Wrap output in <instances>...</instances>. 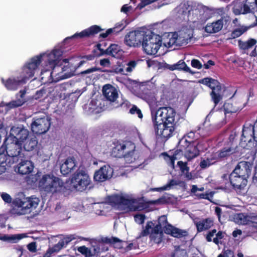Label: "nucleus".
<instances>
[{"label": "nucleus", "mask_w": 257, "mask_h": 257, "mask_svg": "<svg viewBox=\"0 0 257 257\" xmlns=\"http://www.w3.org/2000/svg\"><path fill=\"white\" fill-rule=\"evenodd\" d=\"M218 257H234V253L230 249H226L222 253L220 254Z\"/></svg>", "instance_id": "052dcab7"}, {"label": "nucleus", "mask_w": 257, "mask_h": 257, "mask_svg": "<svg viewBox=\"0 0 257 257\" xmlns=\"http://www.w3.org/2000/svg\"><path fill=\"white\" fill-rule=\"evenodd\" d=\"M169 69L171 70H182L185 72H189L190 73H193L191 72L190 68L187 66L186 63L182 60L179 61L176 64L170 65L169 66Z\"/></svg>", "instance_id": "f704fd0d"}, {"label": "nucleus", "mask_w": 257, "mask_h": 257, "mask_svg": "<svg viewBox=\"0 0 257 257\" xmlns=\"http://www.w3.org/2000/svg\"><path fill=\"white\" fill-rule=\"evenodd\" d=\"M40 200L38 198L32 196L31 197H26L23 195L22 197L16 198L13 202L15 206L21 208V212L20 214H25L27 213V210L30 208H36L39 203Z\"/></svg>", "instance_id": "9b49d317"}, {"label": "nucleus", "mask_w": 257, "mask_h": 257, "mask_svg": "<svg viewBox=\"0 0 257 257\" xmlns=\"http://www.w3.org/2000/svg\"><path fill=\"white\" fill-rule=\"evenodd\" d=\"M98 205L99 208L101 209H104L106 208V209L111 210V208L112 207V195L109 196L105 202L101 203L98 204Z\"/></svg>", "instance_id": "49530a36"}, {"label": "nucleus", "mask_w": 257, "mask_h": 257, "mask_svg": "<svg viewBox=\"0 0 257 257\" xmlns=\"http://www.w3.org/2000/svg\"><path fill=\"white\" fill-rule=\"evenodd\" d=\"M129 112L132 114H137L138 117L140 119H142L143 117L142 111L135 105H133L132 108L129 110Z\"/></svg>", "instance_id": "8fccbe9b"}, {"label": "nucleus", "mask_w": 257, "mask_h": 257, "mask_svg": "<svg viewBox=\"0 0 257 257\" xmlns=\"http://www.w3.org/2000/svg\"><path fill=\"white\" fill-rule=\"evenodd\" d=\"M28 249L32 252H35L37 251V245L35 242H31L27 245Z\"/></svg>", "instance_id": "0e129e2a"}, {"label": "nucleus", "mask_w": 257, "mask_h": 257, "mask_svg": "<svg viewBox=\"0 0 257 257\" xmlns=\"http://www.w3.org/2000/svg\"><path fill=\"white\" fill-rule=\"evenodd\" d=\"M29 135V132L27 129L21 127H13L11 129L9 136H13L16 139V141L22 143L28 138Z\"/></svg>", "instance_id": "b1692460"}, {"label": "nucleus", "mask_w": 257, "mask_h": 257, "mask_svg": "<svg viewBox=\"0 0 257 257\" xmlns=\"http://www.w3.org/2000/svg\"><path fill=\"white\" fill-rule=\"evenodd\" d=\"M11 165L4 158L0 156V175L4 173L6 170V165Z\"/></svg>", "instance_id": "603ef678"}, {"label": "nucleus", "mask_w": 257, "mask_h": 257, "mask_svg": "<svg viewBox=\"0 0 257 257\" xmlns=\"http://www.w3.org/2000/svg\"><path fill=\"white\" fill-rule=\"evenodd\" d=\"M241 109L239 107L233 106L232 103L226 102L223 105L224 114L226 115L227 113H235Z\"/></svg>", "instance_id": "a19ab883"}, {"label": "nucleus", "mask_w": 257, "mask_h": 257, "mask_svg": "<svg viewBox=\"0 0 257 257\" xmlns=\"http://www.w3.org/2000/svg\"><path fill=\"white\" fill-rule=\"evenodd\" d=\"M162 45L160 36L151 31L145 32L141 45L144 51L148 55H155Z\"/></svg>", "instance_id": "6e6552de"}, {"label": "nucleus", "mask_w": 257, "mask_h": 257, "mask_svg": "<svg viewBox=\"0 0 257 257\" xmlns=\"http://www.w3.org/2000/svg\"><path fill=\"white\" fill-rule=\"evenodd\" d=\"M38 141L36 137L29 138L25 141L24 149L25 151L29 152L33 151L37 147Z\"/></svg>", "instance_id": "c9c22d12"}, {"label": "nucleus", "mask_w": 257, "mask_h": 257, "mask_svg": "<svg viewBox=\"0 0 257 257\" xmlns=\"http://www.w3.org/2000/svg\"><path fill=\"white\" fill-rule=\"evenodd\" d=\"M145 218V215L141 214H136L134 216L135 221L139 224L144 223Z\"/></svg>", "instance_id": "13d9d810"}, {"label": "nucleus", "mask_w": 257, "mask_h": 257, "mask_svg": "<svg viewBox=\"0 0 257 257\" xmlns=\"http://www.w3.org/2000/svg\"><path fill=\"white\" fill-rule=\"evenodd\" d=\"M251 168L252 164L250 163L241 161L238 163L232 173L247 179L250 174Z\"/></svg>", "instance_id": "4be33fe9"}, {"label": "nucleus", "mask_w": 257, "mask_h": 257, "mask_svg": "<svg viewBox=\"0 0 257 257\" xmlns=\"http://www.w3.org/2000/svg\"><path fill=\"white\" fill-rule=\"evenodd\" d=\"M198 232H201L207 230L213 225V220L210 218L202 219L200 220L194 221Z\"/></svg>", "instance_id": "cd10ccee"}, {"label": "nucleus", "mask_w": 257, "mask_h": 257, "mask_svg": "<svg viewBox=\"0 0 257 257\" xmlns=\"http://www.w3.org/2000/svg\"><path fill=\"white\" fill-rule=\"evenodd\" d=\"M123 51L120 49V47L116 45L113 44V72L119 73L121 74H125L124 70V67L127 65L125 69L127 72H131L136 67L137 62L135 61H131L127 63L123 60Z\"/></svg>", "instance_id": "423d86ee"}, {"label": "nucleus", "mask_w": 257, "mask_h": 257, "mask_svg": "<svg viewBox=\"0 0 257 257\" xmlns=\"http://www.w3.org/2000/svg\"><path fill=\"white\" fill-rule=\"evenodd\" d=\"M168 202V198L163 196L160 198L153 200L151 202L153 204H163Z\"/></svg>", "instance_id": "6e6d98bb"}, {"label": "nucleus", "mask_w": 257, "mask_h": 257, "mask_svg": "<svg viewBox=\"0 0 257 257\" xmlns=\"http://www.w3.org/2000/svg\"><path fill=\"white\" fill-rule=\"evenodd\" d=\"M229 180L230 183L236 190L243 189L246 186L247 182L246 178H243V177L239 176L233 173L230 174Z\"/></svg>", "instance_id": "a878e982"}, {"label": "nucleus", "mask_w": 257, "mask_h": 257, "mask_svg": "<svg viewBox=\"0 0 257 257\" xmlns=\"http://www.w3.org/2000/svg\"><path fill=\"white\" fill-rule=\"evenodd\" d=\"M127 23L126 21L122 20L120 22L116 23L115 25V27H113V35L114 34H117L119 32L123 30L125 27L127 26Z\"/></svg>", "instance_id": "c03bdc74"}, {"label": "nucleus", "mask_w": 257, "mask_h": 257, "mask_svg": "<svg viewBox=\"0 0 257 257\" xmlns=\"http://www.w3.org/2000/svg\"><path fill=\"white\" fill-rule=\"evenodd\" d=\"M247 31V28L242 27L241 28H237L233 30L231 34V38L235 39L241 36L242 34Z\"/></svg>", "instance_id": "de8ad7c7"}, {"label": "nucleus", "mask_w": 257, "mask_h": 257, "mask_svg": "<svg viewBox=\"0 0 257 257\" xmlns=\"http://www.w3.org/2000/svg\"><path fill=\"white\" fill-rule=\"evenodd\" d=\"M152 119L156 135L165 140L170 138L176 128V112L170 107L152 110Z\"/></svg>", "instance_id": "f257e3e1"}, {"label": "nucleus", "mask_w": 257, "mask_h": 257, "mask_svg": "<svg viewBox=\"0 0 257 257\" xmlns=\"http://www.w3.org/2000/svg\"><path fill=\"white\" fill-rule=\"evenodd\" d=\"M164 232L167 234H171L172 236L177 238L186 236L188 235V233L186 230L174 227L171 225H168L166 227Z\"/></svg>", "instance_id": "c85d7f7f"}, {"label": "nucleus", "mask_w": 257, "mask_h": 257, "mask_svg": "<svg viewBox=\"0 0 257 257\" xmlns=\"http://www.w3.org/2000/svg\"><path fill=\"white\" fill-rule=\"evenodd\" d=\"M153 225V223L152 222H148L145 227V228L141 232L139 237L148 235L150 233V229H152Z\"/></svg>", "instance_id": "09e8293b"}, {"label": "nucleus", "mask_w": 257, "mask_h": 257, "mask_svg": "<svg viewBox=\"0 0 257 257\" xmlns=\"http://www.w3.org/2000/svg\"><path fill=\"white\" fill-rule=\"evenodd\" d=\"M3 200L6 203H11L12 202V197L7 193H3L1 195Z\"/></svg>", "instance_id": "338daca9"}, {"label": "nucleus", "mask_w": 257, "mask_h": 257, "mask_svg": "<svg viewBox=\"0 0 257 257\" xmlns=\"http://www.w3.org/2000/svg\"><path fill=\"white\" fill-rule=\"evenodd\" d=\"M220 159L226 158L235 152V149L231 147H224L218 151Z\"/></svg>", "instance_id": "ea45409f"}, {"label": "nucleus", "mask_w": 257, "mask_h": 257, "mask_svg": "<svg viewBox=\"0 0 257 257\" xmlns=\"http://www.w3.org/2000/svg\"><path fill=\"white\" fill-rule=\"evenodd\" d=\"M122 242H124V241L121 240L116 237H113V248L124 249V247H121Z\"/></svg>", "instance_id": "4d7b16f0"}, {"label": "nucleus", "mask_w": 257, "mask_h": 257, "mask_svg": "<svg viewBox=\"0 0 257 257\" xmlns=\"http://www.w3.org/2000/svg\"><path fill=\"white\" fill-rule=\"evenodd\" d=\"M225 233L219 231L218 232H216L215 236L213 238V242L216 244L218 245L219 243H221L220 240L223 238Z\"/></svg>", "instance_id": "3c124183"}, {"label": "nucleus", "mask_w": 257, "mask_h": 257, "mask_svg": "<svg viewBox=\"0 0 257 257\" xmlns=\"http://www.w3.org/2000/svg\"><path fill=\"white\" fill-rule=\"evenodd\" d=\"M44 57L46 58V61H47L51 67H53L54 68L57 66L61 65V57L62 56V51L59 49L53 50L51 53L46 54Z\"/></svg>", "instance_id": "6ab92c4d"}, {"label": "nucleus", "mask_w": 257, "mask_h": 257, "mask_svg": "<svg viewBox=\"0 0 257 257\" xmlns=\"http://www.w3.org/2000/svg\"><path fill=\"white\" fill-rule=\"evenodd\" d=\"M141 2L138 5L137 8L140 10L142 9L146 6L154 2L156 0H141ZM133 3H135L136 0H131Z\"/></svg>", "instance_id": "864d4df0"}, {"label": "nucleus", "mask_w": 257, "mask_h": 257, "mask_svg": "<svg viewBox=\"0 0 257 257\" xmlns=\"http://www.w3.org/2000/svg\"><path fill=\"white\" fill-rule=\"evenodd\" d=\"M77 250L80 252L82 254L84 255L85 257H92L94 255L97 251L96 248H94V252L92 253L90 249L86 247L85 245L81 246L78 247Z\"/></svg>", "instance_id": "79ce46f5"}, {"label": "nucleus", "mask_w": 257, "mask_h": 257, "mask_svg": "<svg viewBox=\"0 0 257 257\" xmlns=\"http://www.w3.org/2000/svg\"><path fill=\"white\" fill-rule=\"evenodd\" d=\"M26 93V91L24 89L21 90L19 93L17 94V96L18 95H20V97L21 98H18L17 100H12L10 101V102L8 103L7 104V106L10 108H17L19 106H21L24 104V103L25 102V101L24 100V97Z\"/></svg>", "instance_id": "2f4dec72"}, {"label": "nucleus", "mask_w": 257, "mask_h": 257, "mask_svg": "<svg viewBox=\"0 0 257 257\" xmlns=\"http://www.w3.org/2000/svg\"><path fill=\"white\" fill-rule=\"evenodd\" d=\"M223 25L222 20H219L211 24H208L205 27V31L208 33H215L220 31Z\"/></svg>", "instance_id": "7c9ffc66"}, {"label": "nucleus", "mask_w": 257, "mask_h": 257, "mask_svg": "<svg viewBox=\"0 0 257 257\" xmlns=\"http://www.w3.org/2000/svg\"><path fill=\"white\" fill-rule=\"evenodd\" d=\"M256 43V41L253 39H250L246 42L241 40L238 41V46L239 48L243 50H247L251 48Z\"/></svg>", "instance_id": "37998d69"}, {"label": "nucleus", "mask_w": 257, "mask_h": 257, "mask_svg": "<svg viewBox=\"0 0 257 257\" xmlns=\"http://www.w3.org/2000/svg\"><path fill=\"white\" fill-rule=\"evenodd\" d=\"M210 95L215 105H217L222 99L221 86H217L215 88L213 89L210 93Z\"/></svg>", "instance_id": "e433bc0d"}, {"label": "nucleus", "mask_w": 257, "mask_h": 257, "mask_svg": "<svg viewBox=\"0 0 257 257\" xmlns=\"http://www.w3.org/2000/svg\"><path fill=\"white\" fill-rule=\"evenodd\" d=\"M251 128L253 132H254V142H257V120L254 123V124L253 125L251 124Z\"/></svg>", "instance_id": "774afa93"}, {"label": "nucleus", "mask_w": 257, "mask_h": 257, "mask_svg": "<svg viewBox=\"0 0 257 257\" xmlns=\"http://www.w3.org/2000/svg\"><path fill=\"white\" fill-rule=\"evenodd\" d=\"M26 79L24 76L21 79L18 77H11L5 80L4 78L1 79L2 83L6 88L11 91H15L22 85L26 83Z\"/></svg>", "instance_id": "412c9836"}, {"label": "nucleus", "mask_w": 257, "mask_h": 257, "mask_svg": "<svg viewBox=\"0 0 257 257\" xmlns=\"http://www.w3.org/2000/svg\"><path fill=\"white\" fill-rule=\"evenodd\" d=\"M188 12L189 20L194 24V26L202 25L210 17L208 10L203 6H199L197 9L193 10L192 15L190 11Z\"/></svg>", "instance_id": "f8f14e48"}, {"label": "nucleus", "mask_w": 257, "mask_h": 257, "mask_svg": "<svg viewBox=\"0 0 257 257\" xmlns=\"http://www.w3.org/2000/svg\"><path fill=\"white\" fill-rule=\"evenodd\" d=\"M76 167V161L74 157H69L60 166V172L64 176H67L73 172Z\"/></svg>", "instance_id": "5701e85b"}, {"label": "nucleus", "mask_w": 257, "mask_h": 257, "mask_svg": "<svg viewBox=\"0 0 257 257\" xmlns=\"http://www.w3.org/2000/svg\"><path fill=\"white\" fill-rule=\"evenodd\" d=\"M233 219L238 224H246L257 219V215L252 213H240L234 215Z\"/></svg>", "instance_id": "393cba45"}, {"label": "nucleus", "mask_w": 257, "mask_h": 257, "mask_svg": "<svg viewBox=\"0 0 257 257\" xmlns=\"http://www.w3.org/2000/svg\"><path fill=\"white\" fill-rule=\"evenodd\" d=\"M16 139L13 136H9L0 147V156L6 159L8 164L17 162L22 150V143Z\"/></svg>", "instance_id": "f03ea898"}, {"label": "nucleus", "mask_w": 257, "mask_h": 257, "mask_svg": "<svg viewBox=\"0 0 257 257\" xmlns=\"http://www.w3.org/2000/svg\"><path fill=\"white\" fill-rule=\"evenodd\" d=\"M103 31V29L100 26L97 25H93L88 29H85L80 33H76L73 36L67 37L65 40L72 39H82L85 37H89L91 36H94Z\"/></svg>", "instance_id": "aec40b11"}, {"label": "nucleus", "mask_w": 257, "mask_h": 257, "mask_svg": "<svg viewBox=\"0 0 257 257\" xmlns=\"http://www.w3.org/2000/svg\"><path fill=\"white\" fill-rule=\"evenodd\" d=\"M34 165L31 161L24 160L21 161L15 168V171L21 175L29 174L32 172Z\"/></svg>", "instance_id": "bb28decb"}, {"label": "nucleus", "mask_w": 257, "mask_h": 257, "mask_svg": "<svg viewBox=\"0 0 257 257\" xmlns=\"http://www.w3.org/2000/svg\"><path fill=\"white\" fill-rule=\"evenodd\" d=\"M254 132L251 128V124H248L244 125L242 130V133L241 138V144L246 143V146L248 149H251L254 146L256 142L253 140Z\"/></svg>", "instance_id": "a211bd4d"}, {"label": "nucleus", "mask_w": 257, "mask_h": 257, "mask_svg": "<svg viewBox=\"0 0 257 257\" xmlns=\"http://www.w3.org/2000/svg\"><path fill=\"white\" fill-rule=\"evenodd\" d=\"M254 5L257 7V0H245L237 3L233 8V12L236 15L246 14L253 9Z\"/></svg>", "instance_id": "f3484780"}, {"label": "nucleus", "mask_w": 257, "mask_h": 257, "mask_svg": "<svg viewBox=\"0 0 257 257\" xmlns=\"http://www.w3.org/2000/svg\"><path fill=\"white\" fill-rule=\"evenodd\" d=\"M170 225L167 222V217L165 215L162 216L158 219V224L155 227H158L159 229L162 230V229H166V227Z\"/></svg>", "instance_id": "a18cd8bd"}, {"label": "nucleus", "mask_w": 257, "mask_h": 257, "mask_svg": "<svg viewBox=\"0 0 257 257\" xmlns=\"http://www.w3.org/2000/svg\"><path fill=\"white\" fill-rule=\"evenodd\" d=\"M216 232V229H213L211 231L208 232L206 236V239L207 241L210 242L213 241V239L212 238L213 237L215 236V234Z\"/></svg>", "instance_id": "e2e57ef3"}, {"label": "nucleus", "mask_w": 257, "mask_h": 257, "mask_svg": "<svg viewBox=\"0 0 257 257\" xmlns=\"http://www.w3.org/2000/svg\"><path fill=\"white\" fill-rule=\"evenodd\" d=\"M113 209L126 207L132 210H141L145 207L142 198H135L132 195L126 194H113Z\"/></svg>", "instance_id": "20e7f679"}, {"label": "nucleus", "mask_w": 257, "mask_h": 257, "mask_svg": "<svg viewBox=\"0 0 257 257\" xmlns=\"http://www.w3.org/2000/svg\"><path fill=\"white\" fill-rule=\"evenodd\" d=\"M90 182V178L86 172L78 169L71 176L70 185L74 190L82 192L88 188Z\"/></svg>", "instance_id": "1a4fd4ad"}, {"label": "nucleus", "mask_w": 257, "mask_h": 257, "mask_svg": "<svg viewBox=\"0 0 257 257\" xmlns=\"http://www.w3.org/2000/svg\"><path fill=\"white\" fill-rule=\"evenodd\" d=\"M108 176V167L104 165L95 172L94 180L95 181L102 182L107 180Z\"/></svg>", "instance_id": "c756f323"}, {"label": "nucleus", "mask_w": 257, "mask_h": 257, "mask_svg": "<svg viewBox=\"0 0 257 257\" xmlns=\"http://www.w3.org/2000/svg\"><path fill=\"white\" fill-rule=\"evenodd\" d=\"M113 156L123 157L127 163L135 162L139 159L138 153L135 150V144L131 142L116 141L113 142Z\"/></svg>", "instance_id": "7ed1b4c3"}, {"label": "nucleus", "mask_w": 257, "mask_h": 257, "mask_svg": "<svg viewBox=\"0 0 257 257\" xmlns=\"http://www.w3.org/2000/svg\"><path fill=\"white\" fill-rule=\"evenodd\" d=\"M38 186L41 191L52 194L61 192L65 188L61 179L50 174L43 175L38 182Z\"/></svg>", "instance_id": "39448f33"}, {"label": "nucleus", "mask_w": 257, "mask_h": 257, "mask_svg": "<svg viewBox=\"0 0 257 257\" xmlns=\"http://www.w3.org/2000/svg\"><path fill=\"white\" fill-rule=\"evenodd\" d=\"M211 165H212V163L211 162L208 157L206 159H202L200 163V167L202 169H205Z\"/></svg>", "instance_id": "5fc2aeb1"}, {"label": "nucleus", "mask_w": 257, "mask_h": 257, "mask_svg": "<svg viewBox=\"0 0 257 257\" xmlns=\"http://www.w3.org/2000/svg\"><path fill=\"white\" fill-rule=\"evenodd\" d=\"M76 238L74 235H66L61 238L58 242L52 247H49L43 257H51L54 253L58 252L62 248L66 247L67 245Z\"/></svg>", "instance_id": "2eb2a0df"}, {"label": "nucleus", "mask_w": 257, "mask_h": 257, "mask_svg": "<svg viewBox=\"0 0 257 257\" xmlns=\"http://www.w3.org/2000/svg\"><path fill=\"white\" fill-rule=\"evenodd\" d=\"M168 37L164 41L165 47L182 46L187 45L191 41L193 37L192 31L189 29L182 30L169 35Z\"/></svg>", "instance_id": "0eeeda50"}, {"label": "nucleus", "mask_w": 257, "mask_h": 257, "mask_svg": "<svg viewBox=\"0 0 257 257\" xmlns=\"http://www.w3.org/2000/svg\"><path fill=\"white\" fill-rule=\"evenodd\" d=\"M158 228V227H154L150 235L151 240L157 244L161 242L163 235V231Z\"/></svg>", "instance_id": "72a5a7b5"}, {"label": "nucleus", "mask_w": 257, "mask_h": 257, "mask_svg": "<svg viewBox=\"0 0 257 257\" xmlns=\"http://www.w3.org/2000/svg\"><path fill=\"white\" fill-rule=\"evenodd\" d=\"M207 157L209 158L211 162L212 163V164L215 163L218 159H220L218 151L215 153H212L209 157Z\"/></svg>", "instance_id": "bf43d9fd"}, {"label": "nucleus", "mask_w": 257, "mask_h": 257, "mask_svg": "<svg viewBox=\"0 0 257 257\" xmlns=\"http://www.w3.org/2000/svg\"><path fill=\"white\" fill-rule=\"evenodd\" d=\"M45 55V54H41L33 57L31 61L23 67L22 73L26 79H29L34 76L35 70L38 68L42 62L43 57Z\"/></svg>", "instance_id": "ddd939ff"}, {"label": "nucleus", "mask_w": 257, "mask_h": 257, "mask_svg": "<svg viewBox=\"0 0 257 257\" xmlns=\"http://www.w3.org/2000/svg\"><path fill=\"white\" fill-rule=\"evenodd\" d=\"M177 164L183 173H185V172H188L189 171V167L187 166L186 163H184L182 161H178Z\"/></svg>", "instance_id": "680f3d73"}, {"label": "nucleus", "mask_w": 257, "mask_h": 257, "mask_svg": "<svg viewBox=\"0 0 257 257\" xmlns=\"http://www.w3.org/2000/svg\"><path fill=\"white\" fill-rule=\"evenodd\" d=\"M217 86H221L220 85L219 82L217 80L212 78L208 87H209L212 90Z\"/></svg>", "instance_id": "69168bd1"}, {"label": "nucleus", "mask_w": 257, "mask_h": 257, "mask_svg": "<svg viewBox=\"0 0 257 257\" xmlns=\"http://www.w3.org/2000/svg\"><path fill=\"white\" fill-rule=\"evenodd\" d=\"M102 93L106 100L112 102V85L106 84L102 87Z\"/></svg>", "instance_id": "4c0bfd02"}, {"label": "nucleus", "mask_w": 257, "mask_h": 257, "mask_svg": "<svg viewBox=\"0 0 257 257\" xmlns=\"http://www.w3.org/2000/svg\"><path fill=\"white\" fill-rule=\"evenodd\" d=\"M144 31H135L130 32L125 37V41L127 45L131 47L141 46L144 37Z\"/></svg>", "instance_id": "dca6fc26"}, {"label": "nucleus", "mask_w": 257, "mask_h": 257, "mask_svg": "<svg viewBox=\"0 0 257 257\" xmlns=\"http://www.w3.org/2000/svg\"><path fill=\"white\" fill-rule=\"evenodd\" d=\"M181 152L184 153L185 157L190 161L199 155L200 145L199 142L182 139L179 143Z\"/></svg>", "instance_id": "9d476101"}, {"label": "nucleus", "mask_w": 257, "mask_h": 257, "mask_svg": "<svg viewBox=\"0 0 257 257\" xmlns=\"http://www.w3.org/2000/svg\"><path fill=\"white\" fill-rule=\"evenodd\" d=\"M51 125L50 120L47 117H40L36 119L31 123V130L34 134L38 135L46 133Z\"/></svg>", "instance_id": "4468645a"}, {"label": "nucleus", "mask_w": 257, "mask_h": 257, "mask_svg": "<svg viewBox=\"0 0 257 257\" xmlns=\"http://www.w3.org/2000/svg\"><path fill=\"white\" fill-rule=\"evenodd\" d=\"M124 103L121 93L113 87V107H118Z\"/></svg>", "instance_id": "58836bf2"}, {"label": "nucleus", "mask_w": 257, "mask_h": 257, "mask_svg": "<svg viewBox=\"0 0 257 257\" xmlns=\"http://www.w3.org/2000/svg\"><path fill=\"white\" fill-rule=\"evenodd\" d=\"M112 44H110L109 47L105 50L101 48V44H97L92 51L95 54V56L100 57L105 54L112 55Z\"/></svg>", "instance_id": "473e14b6"}]
</instances>
